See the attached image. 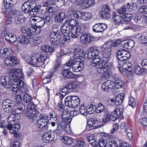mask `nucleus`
Returning a JSON list of instances; mask_svg holds the SVG:
<instances>
[{
	"label": "nucleus",
	"instance_id": "obj_1",
	"mask_svg": "<svg viewBox=\"0 0 147 147\" xmlns=\"http://www.w3.org/2000/svg\"><path fill=\"white\" fill-rule=\"evenodd\" d=\"M119 75L117 74L113 75L111 77V81L107 80L102 84V90L105 92L109 90L115 88H121L124 85V83L119 79Z\"/></svg>",
	"mask_w": 147,
	"mask_h": 147
},
{
	"label": "nucleus",
	"instance_id": "obj_2",
	"mask_svg": "<svg viewBox=\"0 0 147 147\" xmlns=\"http://www.w3.org/2000/svg\"><path fill=\"white\" fill-rule=\"evenodd\" d=\"M11 87L12 90L14 92L15 94L17 93L18 91L23 93L28 91V89L25 88L24 82L21 80H12Z\"/></svg>",
	"mask_w": 147,
	"mask_h": 147
},
{
	"label": "nucleus",
	"instance_id": "obj_3",
	"mask_svg": "<svg viewBox=\"0 0 147 147\" xmlns=\"http://www.w3.org/2000/svg\"><path fill=\"white\" fill-rule=\"evenodd\" d=\"M66 66L71 69L74 72H78L81 71L83 68V64L79 61H77L74 57L71 59L66 63Z\"/></svg>",
	"mask_w": 147,
	"mask_h": 147
},
{
	"label": "nucleus",
	"instance_id": "obj_4",
	"mask_svg": "<svg viewBox=\"0 0 147 147\" xmlns=\"http://www.w3.org/2000/svg\"><path fill=\"white\" fill-rule=\"evenodd\" d=\"M28 111L26 113L25 116L27 118L30 120V121L34 122L37 119L38 113L36 109H34V105L32 102L28 103L27 107Z\"/></svg>",
	"mask_w": 147,
	"mask_h": 147
},
{
	"label": "nucleus",
	"instance_id": "obj_5",
	"mask_svg": "<svg viewBox=\"0 0 147 147\" xmlns=\"http://www.w3.org/2000/svg\"><path fill=\"white\" fill-rule=\"evenodd\" d=\"M49 118L47 115H40L36 123L38 127L42 131H45L48 129L49 124Z\"/></svg>",
	"mask_w": 147,
	"mask_h": 147
},
{
	"label": "nucleus",
	"instance_id": "obj_6",
	"mask_svg": "<svg viewBox=\"0 0 147 147\" xmlns=\"http://www.w3.org/2000/svg\"><path fill=\"white\" fill-rule=\"evenodd\" d=\"M47 56H44L42 54L37 53L32 55L28 59L30 61L29 63L34 67L39 65L40 63L43 62L46 60Z\"/></svg>",
	"mask_w": 147,
	"mask_h": 147
},
{
	"label": "nucleus",
	"instance_id": "obj_7",
	"mask_svg": "<svg viewBox=\"0 0 147 147\" xmlns=\"http://www.w3.org/2000/svg\"><path fill=\"white\" fill-rule=\"evenodd\" d=\"M22 31L27 37L30 39L33 35H36L39 34L41 32V29L36 27L31 26L29 28H22Z\"/></svg>",
	"mask_w": 147,
	"mask_h": 147
},
{
	"label": "nucleus",
	"instance_id": "obj_8",
	"mask_svg": "<svg viewBox=\"0 0 147 147\" xmlns=\"http://www.w3.org/2000/svg\"><path fill=\"white\" fill-rule=\"evenodd\" d=\"M130 53L123 49L118 50L116 53V57L117 59L121 61L128 59L130 57Z\"/></svg>",
	"mask_w": 147,
	"mask_h": 147
},
{
	"label": "nucleus",
	"instance_id": "obj_9",
	"mask_svg": "<svg viewBox=\"0 0 147 147\" xmlns=\"http://www.w3.org/2000/svg\"><path fill=\"white\" fill-rule=\"evenodd\" d=\"M83 26V24H80L77 26H75L74 28L69 29L67 37L69 40L71 37L75 38L78 37V36L82 33V28Z\"/></svg>",
	"mask_w": 147,
	"mask_h": 147
},
{
	"label": "nucleus",
	"instance_id": "obj_10",
	"mask_svg": "<svg viewBox=\"0 0 147 147\" xmlns=\"http://www.w3.org/2000/svg\"><path fill=\"white\" fill-rule=\"evenodd\" d=\"M82 33L80 40L83 44H88L91 42L95 38V37L91 34L86 33L84 32Z\"/></svg>",
	"mask_w": 147,
	"mask_h": 147
},
{
	"label": "nucleus",
	"instance_id": "obj_11",
	"mask_svg": "<svg viewBox=\"0 0 147 147\" xmlns=\"http://www.w3.org/2000/svg\"><path fill=\"white\" fill-rule=\"evenodd\" d=\"M49 37L50 40L54 42H57L54 43L55 48L57 46V44L60 42L61 38V35L57 32L53 31L49 33Z\"/></svg>",
	"mask_w": 147,
	"mask_h": 147
},
{
	"label": "nucleus",
	"instance_id": "obj_12",
	"mask_svg": "<svg viewBox=\"0 0 147 147\" xmlns=\"http://www.w3.org/2000/svg\"><path fill=\"white\" fill-rule=\"evenodd\" d=\"M103 45L102 48V58L103 61L111 60V49L107 45Z\"/></svg>",
	"mask_w": 147,
	"mask_h": 147
},
{
	"label": "nucleus",
	"instance_id": "obj_13",
	"mask_svg": "<svg viewBox=\"0 0 147 147\" xmlns=\"http://www.w3.org/2000/svg\"><path fill=\"white\" fill-rule=\"evenodd\" d=\"M12 82V78L10 75L9 76H3L0 79L1 84L6 88L11 87Z\"/></svg>",
	"mask_w": 147,
	"mask_h": 147
},
{
	"label": "nucleus",
	"instance_id": "obj_14",
	"mask_svg": "<svg viewBox=\"0 0 147 147\" xmlns=\"http://www.w3.org/2000/svg\"><path fill=\"white\" fill-rule=\"evenodd\" d=\"M63 67L64 69L62 70L61 72L63 77L68 79H72L75 78V74L70 71V68L66 66V63L63 65Z\"/></svg>",
	"mask_w": 147,
	"mask_h": 147
},
{
	"label": "nucleus",
	"instance_id": "obj_15",
	"mask_svg": "<svg viewBox=\"0 0 147 147\" xmlns=\"http://www.w3.org/2000/svg\"><path fill=\"white\" fill-rule=\"evenodd\" d=\"M63 67L64 69L62 70L61 72L63 77L68 79H72L75 78V74L70 71V68L66 66V63L63 65Z\"/></svg>",
	"mask_w": 147,
	"mask_h": 147
},
{
	"label": "nucleus",
	"instance_id": "obj_16",
	"mask_svg": "<svg viewBox=\"0 0 147 147\" xmlns=\"http://www.w3.org/2000/svg\"><path fill=\"white\" fill-rule=\"evenodd\" d=\"M63 67L64 69L62 70L61 72L63 77L68 79H72L75 78V74L70 71V68L66 66V63L63 65Z\"/></svg>",
	"mask_w": 147,
	"mask_h": 147
},
{
	"label": "nucleus",
	"instance_id": "obj_17",
	"mask_svg": "<svg viewBox=\"0 0 147 147\" xmlns=\"http://www.w3.org/2000/svg\"><path fill=\"white\" fill-rule=\"evenodd\" d=\"M100 11V16L103 19H107L110 18V9L108 5H104Z\"/></svg>",
	"mask_w": 147,
	"mask_h": 147
},
{
	"label": "nucleus",
	"instance_id": "obj_18",
	"mask_svg": "<svg viewBox=\"0 0 147 147\" xmlns=\"http://www.w3.org/2000/svg\"><path fill=\"white\" fill-rule=\"evenodd\" d=\"M36 7V4L34 1H28L24 4L23 6H22V9L24 12L28 13Z\"/></svg>",
	"mask_w": 147,
	"mask_h": 147
},
{
	"label": "nucleus",
	"instance_id": "obj_19",
	"mask_svg": "<svg viewBox=\"0 0 147 147\" xmlns=\"http://www.w3.org/2000/svg\"><path fill=\"white\" fill-rule=\"evenodd\" d=\"M4 63L5 65H14L18 63L17 58L16 57L12 56L7 57L4 61Z\"/></svg>",
	"mask_w": 147,
	"mask_h": 147
},
{
	"label": "nucleus",
	"instance_id": "obj_20",
	"mask_svg": "<svg viewBox=\"0 0 147 147\" xmlns=\"http://www.w3.org/2000/svg\"><path fill=\"white\" fill-rule=\"evenodd\" d=\"M107 25L104 23H98L95 24L92 27V29L94 32H101L104 31L107 28Z\"/></svg>",
	"mask_w": 147,
	"mask_h": 147
},
{
	"label": "nucleus",
	"instance_id": "obj_21",
	"mask_svg": "<svg viewBox=\"0 0 147 147\" xmlns=\"http://www.w3.org/2000/svg\"><path fill=\"white\" fill-rule=\"evenodd\" d=\"M55 138L54 134L49 132H45L42 136V139L44 142L46 143L53 140Z\"/></svg>",
	"mask_w": 147,
	"mask_h": 147
},
{
	"label": "nucleus",
	"instance_id": "obj_22",
	"mask_svg": "<svg viewBox=\"0 0 147 147\" xmlns=\"http://www.w3.org/2000/svg\"><path fill=\"white\" fill-rule=\"evenodd\" d=\"M123 113L119 108H116L112 112L110 115V119L113 121H115L119 117L122 116Z\"/></svg>",
	"mask_w": 147,
	"mask_h": 147
},
{
	"label": "nucleus",
	"instance_id": "obj_23",
	"mask_svg": "<svg viewBox=\"0 0 147 147\" xmlns=\"http://www.w3.org/2000/svg\"><path fill=\"white\" fill-rule=\"evenodd\" d=\"M4 7L2 9L4 13H6L7 12H8L9 9H10V7H12L13 3V0H4Z\"/></svg>",
	"mask_w": 147,
	"mask_h": 147
},
{
	"label": "nucleus",
	"instance_id": "obj_24",
	"mask_svg": "<svg viewBox=\"0 0 147 147\" xmlns=\"http://www.w3.org/2000/svg\"><path fill=\"white\" fill-rule=\"evenodd\" d=\"M122 46L127 49H131L134 45V42L132 40H126L121 42Z\"/></svg>",
	"mask_w": 147,
	"mask_h": 147
},
{
	"label": "nucleus",
	"instance_id": "obj_25",
	"mask_svg": "<svg viewBox=\"0 0 147 147\" xmlns=\"http://www.w3.org/2000/svg\"><path fill=\"white\" fill-rule=\"evenodd\" d=\"M9 119H8L7 120H9ZM7 129H10L12 127V129H14V130L17 131L20 129V125L18 123H14L13 120L12 121H8V124L6 126Z\"/></svg>",
	"mask_w": 147,
	"mask_h": 147
},
{
	"label": "nucleus",
	"instance_id": "obj_26",
	"mask_svg": "<svg viewBox=\"0 0 147 147\" xmlns=\"http://www.w3.org/2000/svg\"><path fill=\"white\" fill-rule=\"evenodd\" d=\"M121 39H118L115 40V41L113 40H110L107 41L105 45H107L108 47L109 48L111 49L113 47H117L121 43Z\"/></svg>",
	"mask_w": 147,
	"mask_h": 147
},
{
	"label": "nucleus",
	"instance_id": "obj_27",
	"mask_svg": "<svg viewBox=\"0 0 147 147\" xmlns=\"http://www.w3.org/2000/svg\"><path fill=\"white\" fill-rule=\"evenodd\" d=\"M68 27L65 25L62 26L60 27V30L61 32L62 33L63 35L64 36L63 38V40L65 42H68L67 37L68 36V34H69V30H68L67 28Z\"/></svg>",
	"mask_w": 147,
	"mask_h": 147
},
{
	"label": "nucleus",
	"instance_id": "obj_28",
	"mask_svg": "<svg viewBox=\"0 0 147 147\" xmlns=\"http://www.w3.org/2000/svg\"><path fill=\"white\" fill-rule=\"evenodd\" d=\"M74 96H71L67 97L65 100V105L67 107L74 108Z\"/></svg>",
	"mask_w": 147,
	"mask_h": 147
},
{
	"label": "nucleus",
	"instance_id": "obj_29",
	"mask_svg": "<svg viewBox=\"0 0 147 147\" xmlns=\"http://www.w3.org/2000/svg\"><path fill=\"white\" fill-rule=\"evenodd\" d=\"M114 21L117 24L119 25L123 24H125V23H127L128 21H124L122 15L120 16L119 15H115L113 16Z\"/></svg>",
	"mask_w": 147,
	"mask_h": 147
},
{
	"label": "nucleus",
	"instance_id": "obj_30",
	"mask_svg": "<svg viewBox=\"0 0 147 147\" xmlns=\"http://www.w3.org/2000/svg\"><path fill=\"white\" fill-rule=\"evenodd\" d=\"M29 39V38L25 35L19 36L16 38L17 41L23 45L28 44L30 42Z\"/></svg>",
	"mask_w": 147,
	"mask_h": 147
},
{
	"label": "nucleus",
	"instance_id": "obj_31",
	"mask_svg": "<svg viewBox=\"0 0 147 147\" xmlns=\"http://www.w3.org/2000/svg\"><path fill=\"white\" fill-rule=\"evenodd\" d=\"M8 13L10 18L13 20L19 14V11L16 10L15 8H11L10 7V9H9L8 12H7L6 13Z\"/></svg>",
	"mask_w": 147,
	"mask_h": 147
},
{
	"label": "nucleus",
	"instance_id": "obj_32",
	"mask_svg": "<svg viewBox=\"0 0 147 147\" xmlns=\"http://www.w3.org/2000/svg\"><path fill=\"white\" fill-rule=\"evenodd\" d=\"M15 73L17 74V75L13 76L12 74H10V75L12 78V80H20V78L23 77V74L22 70L20 69H15Z\"/></svg>",
	"mask_w": 147,
	"mask_h": 147
},
{
	"label": "nucleus",
	"instance_id": "obj_33",
	"mask_svg": "<svg viewBox=\"0 0 147 147\" xmlns=\"http://www.w3.org/2000/svg\"><path fill=\"white\" fill-rule=\"evenodd\" d=\"M66 15L65 13L64 12H61L59 13L56 15L55 17V21L57 23H60L61 22H63V19L65 17H66Z\"/></svg>",
	"mask_w": 147,
	"mask_h": 147
},
{
	"label": "nucleus",
	"instance_id": "obj_34",
	"mask_svg": "<svg viewBox=\"0 0 147 147\" xmlns=\"http://www.w3.org/2000/svg\"><path fill=\"white\" fill-rule=\"evenodd\" d=\"M55 45H54L53 46ZM55 46H49L48 45H45L41 47L42 51L46 53H50L53 52L55 50V49L54 48H55Z\"/></svg>",
	"mask_w": 147,
	"mask_h": 147
},
{
	"label": "nucleus",
	"instance_id": "obj_35",
	"mask_svg": "<svg viewBox=\"0 0 147 147\" xmlns=\"http://www.w3.org/2000/svg\"><path fill=\"white\" fill-rule=\"evenodd\" d=\"M125 95L124 93H121L118 95L115 98V103L116 105H121L125 97Z\"/></svg>",
	"mask_w": 147,
	"mask_h": 147
},
{
	"label": "nucleus",
	"instance_id": "obj_36",
	"mask_svg": "<svg viewBox=\"0 0 147 147\" xmlns=\"http://www.w3.org/2000/svg\"><path fill=\"white\" fill-rule=\"evenodd\" d=\"M3 106L10 107L11 108H14L15 105L14 102L9 99H7L4 100L2 102Z\"/></svg>",
	"mask_w": 147,
	"mask_h": 147
},
{
	"label": "nucleus",
	"instance_id": "obj_37",
	"mask_svg": "<svg viewBox=\"0 0 147 147\" xmlns=\"http://www.w3.org/2000/svg\"><path fill=\"white\" fill-rule=\"evenodd\" d=\"M145 69L139 65L135 66L134 68V72L138 75H142L145 74Z\"/></svg>",
	"mask_w": 147,
	"mask_h": 147
},
{
	"label": "nucleus",
	"instance_id": "obj_38",
	"mask_svg": "<svg viewBox=\"0 0 147 147\" xmlns=\"http://www.w3.org/2000/svg\"><path fill=\"white\" fill-rule=\"evenodd\" d=\"M88 124L90 127H92V129H95L99 127L98 125V121L95 119H92L88 122Z\"/></svg>",
	"mask_w": 147,
	"mask_h": 147
},
{
	"label": "nucleus",
	"instance_id": "obj_39",
	"mask_svg": "<svg viewBox=\"0 0 147 147\" xmlns=\"http://www.w3.org/2000/svg\"><path fill=\"white\" fill-rule=\"evenodd\" d=\"M137 39L140 44H144L147 46V36L140 34L137 37Z\"/></svg>",
	"mask_w": 147,
	"mask_h": 147
},
{
	"label": "nucleus",
	"instance_id": "obj_40",
	"mask_svg": "<svg viewBox=\"0 0 147 147\" xmlns=\"http://www.w3.org/2000/svg\"><path fill=\"white\" fill-rule=\"evenodd\" d=\"M60 139L63 143L68 145H71L73 143L72 138L67 136H61Z\"/></svg>",
	"mask_w": 147,
	"mask_h": 147
},
{
	"label": "nucleus",
	"instance_id": "obj_41",
	"mask_svg": "<svg viewBox=\"0 0 147 147\" xmlns=\"http://www.w3.org/2000/svg\"><path fill=\"white\" fill-rule=\"evenodd\" d=\"M64 130L63 126L61 123L57 124V127L53 131L54 133L56 135L59 136L61 134Z\"/></svg>",
	"mask_w": 147,
	"mask_h": 147
},
{
	"label": "nucleus",
	"instance_id": "obj_42",
	"mask_svg": "<svg viewBox=\"0 0 147 147\" xmlns=\"http://www.w3.org/2000/svg\"><path fill=\"white\" fill-rule=\"evenodd\" d=\"M25 19V17L22 14L19 15L13 20L17 24L23 23Z\"/></svg>",
	"mask_w": 147,
	"mask_h": 147
},
{
	"label": "nucleus",
	"instance_id": "obj_43",
	"mask_svg": "<svg viewBox=\"0 0 147 147\" xmlns=\"http://www.w3.org/2000/svg\"><path fill=\"white\" fill-rule=\"evenodd\" d=\"M92 15L90 13L83 12L81 11V19L84 20H88L91 18Z\"/></svg>",
	"mask_w": 147,
	"mask_h": 147
},
{
	"label": "nucleus",
	"instance_id": "obj_44",
	"mask_svg": "<svg viewBox=\"0 0 147 147\" xmlns=\"http://www.w3.org/2000/svg\"><path fill=\"white\" fill-rule=\"evenodd\" d=\"M69 91L66 87H63L59 91L60 94V98L61 100L67 94Z\"/></svg>",
	"mask_w": 147,
	"mask_h": 147
},
{
	"label": "nucleus",
	"instance_id": "obj_45",
	"mask_svg": "<svg viewBox=\"0 0 147 147\" xmlns=\"http://www.w3.org/2000/svg\"><path fill=\"white\" fill-rule=\"evenodd\" d=\"M104 67L105 68L106 70H111L112 68V63L111 60L107 61H103L102 63Z\"/></svg>",
	"mask_w": 147,
	"mask_h": 147
},
{
	"label": "nucleus",
	"instance_id": "obj_46",
	"mask_svg": "<svg viewBox=\"0 0 147 147\" xmlns=\"http://www.w3.org/2000/svg\"><path fill=\"white\" fill-rule=\"evenodd\" d=\"M82 53V54H83L84 53L85 58L87 59H92L94 58V57L93 55L92 52V51H86L84 53V52L82 51H80L78 52L79 53Z\"/></svg>",
	"mask_w": 147,
	"mask_h": 147
},
{
	"label": "nucleus",
	"instance_id": "obj_47",
	"mask_svg": "<svg viewBox=\"0 0 147 147\" xmlns=\"http://www.w3.org/2000/svg\"><path fill=\"white\" fill-rule=\"evenodd\" d=\"M127 9L129 11H133L135 10L137 8V4L135 3H128L125 5Z\"/></svg>",
	"mask_w": 147,
	"mask_h": 147
},
{
	"label": "nucleus",
	"instance_id": "obj_48",
	"mask_svg": "<svg viewBox=\"0 0 147 147\" xmlns=\"http://www.w3.org/2000/svg\"><path fill=\"white\" fill-rule=\"evenodd\" d=\"M123 65L125 70L127 71L128 73L131 72L132 65L131 63L129 62H126L123 63Z\"/></svg>",
	"mask_w": 147,
	"mask_h": 147
},
{
	"label": "nucleus",
	"instance_id": "obj_49",
	"mask_svg": "<svg viewBox=\"0 0 147 147\" xmlns=\"http://www.w3.org/2000/svg\"><path fill=\"white\" fill-rule=\"evenodd\" d=\"M25 109V105L21 103H19L18 104L17 107L15 110L16 112H17V113H20L24 111Z\"/></svg>",
	"mask_w": 147,
	"mask_h": 147
},
{
	"label": "nucleus",
	"instance_id": "obj_50",
	"mask_svg": "<svg viewBox=\"0 0 147 147\" xmlns=\"http://www.w3.org/2000/svg\"><path fill=\"white\" fill-rule=\"evenodd\" d=\"M43 18H44L45 22H50L53 20L52 17L51 16L50 13L49 11H45L44 13Z\"/></svg>",
	"mask_w": 147,
	"mask_h": 147
},
{
	"label": "nucleus",
	"instance_id": "obj_51",
	"mask_svg": "<svg viewBox=\"0 0 147 147\" xmlns=\"http://www.w3.org/2000/svg\"><path fill=\"white\" fill-rule=\"evenodd\" d=\"M51 5H49L47 11L49 13L56 12L58 10V7L55 3H52Z\"/></svg>",
	"mask_w": 147,
	"mask_h": 147
},
{
	"label": "nucleus",
	"instance_id": "obj_52",
	"mask_svg": "<svg viewBox=\"0 0 147 147\" xmlns=\"http://www.w3.org/2000/svg\"><path fill=\"white\" fill-rule=\"evenodd\" d=\"M122 16L124 21H128L127 23H125V24H129V23H130L129 20H131L133 17V15L132 14L126 13L124 15H122Z\"/></svg>",
	"mask_w": 147,
	"mask_h": 147
},
{
	"label": "nucleus",
	"instance_id": "obj_53",
	"mask_svg": "<svg viewBox=\"0 0 147 147\" xmlns=\"http://www.w3.org/2000/svg\"><path fill=\"white\" fill-rule=\"evenodd\" d=\"M107 143V140L104 139L103 138L100 139L98 140V144L100 147H105Z\"/></svg>",
	"mask_w": 147,
	"mask_h": 147
},
{
	"label": "nucleus",
	"instance_id": "obj_54",
	"mask_svg": "<svg viewBox=\"0 0 147 147\" xmlns=\"http://www.w3.org/2000/svg\"><path fill=\"white\" fill-rule=\"evenodd\" d=\"M97 72L99 73L102 74L104 71L106 70L105 68L104 67L102 63H100L99 65H97Z\"/></svg>",
	"mask_w": 147,
	"mask_h": 147
},
{
	"label": "nucleus",
	"instance_id": "obj_55",
	"mask_svg": "<svg viewBox=\"0 0 147 147\" xmlns=\"http://www.w3.org/2000/svg\"><path fill=\"white\" fill-rule=\"evenodd\" d=\"M77 83L76 82L69 83L66 86L69 90L75 88L77 86Z\"/></svg>",
	"mask_w": 147,
	"mask_h": 147
},
{
	"label": "nucleus",
	"instance_id": "obj_56",
	"mask_svg": "<svg viewBox=\"0 0 147 147\" xmlns=\"http://www.w3.org/2000/svg\"><path fill=\"white\" fill-rule=\"evenodd\" d=\"M92 59V60L91 61V65L94 67L98 65L100 61V58L97 57H94Z\"/></svg>",
	"mask_w": 147,
	"mask_h": 147
},
{
	"label": "nucleus",
	"instance_id": "obj_57",
	"mask_svg": "<svg viewBox=\"0 0 147 147\" xmlns=\"http://www.w3.org/2000/svg\"><path fill=\"white\" fill-rule=\"evenodd\" d=\"M117 11L119 14L124 15L126 13V8L125 6H122L118 8Z\"/></svg>",
	"mask_w": 147,
	"mask_h": 147
},
{
	"label": "nucleus",
	"instance_id": "obj_58",
	"mask_svg": "<svg viewBox=\"0 0 147 147\" xmlns=\"http://www.w3.org/2000/svg\"><path fill=\"white\" fill-rule=\"evenodd\" d=\"M112 74L110 70H105L103 73L102 76L103 78H108L111 76Z\"/></svg>",
	"mask_w": 147,
	"mask_h": 147
},
{
	"label": "nucleus",
	"instance_id": "obj_59",
	"mask_svg": "<svg viewBox=\"0 0 147 147\" xmlns=\"http://www.w3.org/2000/svg\"><path fill=\"white\" fill-rule=\"evenodd\" d=\"M138 11V13L144 16L145 14L147 13V7L142 6L139 8Z\"/></svg>",
	"mask_w": 147,
	"mask_h": 147
},
{
	"label": "nucleus",
	"instance_id": "obj_60",
	"mask_svg": "<svg viewBox=\"0 0 147 147\" xmlns=\"http://www.w3.org/2000/svg\"><path fill=\"white\" fill-rule=\"evenodd\" d=\"M40 8L36 6L34 9L31 10L30 12L28 13L30 14L34 15H38L40 12Z\"/></svg>",
	"mask_w": 147,
	"mask_h": 147
},
{
	"label": "nucleus",
	"instance_id": "obj_61",
	"mask_svg": "<svg viewBox=\"0 0 147 147\" xmlns=\"http://www.w3.org/2000/svg\"><path fill=\"white\" fill-rule=\"evenodd\" d=\"M96 108V111L97 113H100L103 112L105 110L104 106L102 103L99 104Z\"/></svg>",
	"mask_w": 147,
	"mask_h": 147
},
{
	"label": "nucleus",
	"instance_id": "obj_62",
	"mask_svg": "<svg viewBox=\"0 0 147 147\" xmlns=\"http://www.w3.org/2000/svg\"><path fill=\"white\" fill-rule=\"evenodd\" d=\"M74 108L78 106L80 104V101L79 98L76 96H74Z\"/></svg>",
	"mask_w": 147,
	"mask_h": 147
},
{
	"label": "nucleus",
	"instance_id": "obj_63",
	"mask_svg": "<svg viewBox=\"0 0 147 147\" xmlns=\"http://www.w3.org/2000/svg\"><path fill=\"white\" fill-rule=\"evenodd\" d=\"M110 114L107 113H105L103 116L102 121L104 122H107L111 120Z\"/></svg>",
	"mask_w": 147,
	"mask_h": 147
},
{
	"label": "nucleus",
	"instance_id": "obj_64",
	"mask_svg": "<svg viewBox=\"0 0 147 147\" xmlns=\"http://www.w3.org/2000/svg\"><path fill=\"white\" fill-rule=\"evenodd\" d=\"M108 146V147H118L117 142L114 140H111L109 141Z\"/></svg>",
	"mask_w": 147,
	"mask_h": 147
}]
</instances>
